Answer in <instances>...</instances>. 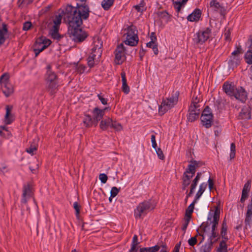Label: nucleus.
Wrapping results in <instances>:
<instances>
[{
    "mask_svg": "<svg viewBox=\"0 0 252 252\" xmlns=\"http://www.w3.org/2000/svg\"><path fill=\"white\" fill-rule=\"evenodd\" d=\"M240 63V58L238 56H231L229 61V64L232 67L237 66Z\"/></svg>",
    "mask_w": 252,
    "mask_h": 252,
    "instance_id": "nucleus-39",
    "label": "nucleus"
},
{
    "mask_svg": "<svg viewBox=\"0 0 252 252\" xmlns=\"http://www.w3.org/2000/svg\"><path fill=\"white\" fill-rule=\"evenodd\" d=\"M62 19V15L61 14L57 15L53 19V23H50L49 25L50 28V33L52 37L54 39H59L60 38L58 31Z\"/></svg>",
    "mask_w": 252,
    "mask_h": 252,
    "instance_id": "nucleus-9",
    "label": "nucleus"
},
{
    "mask_svg": "<svg viewBox=\"0 0 252 252\" xmlns=\"http://www.w3.org/2000/svg\"><path fill=\"white\" fill-rule=\"evenodd\" d=\"M201 112V107L200 105H194L190 104L189 109V112L200 114Z\"/></svg>",
    "mask_w": 252,
    "mask_h": 252,
    "instance_id": "nucleus-36",
    "label": "nucleus"
},
{
    "mask_svg": "<svg viewBox=\"0 0 252 252\" xmlns=\"http://www.w3.org/2000/svg\"><path fill=\"white\" fill-rule=\"evenodd\" d=\"M199 115L200 114L189 112L188 116V121L190 122H194L198 118Z\"/></svg>",
    "mask_w": 252,
    "mask_h": 252,
    "instance_id": "nucleus-45",
    "label": "nucleus"
},
{
    "mask_svg": "<svg viewBox=\"0 0 252 252\" xmlns=\"http://www.w3.org/2000/svg\"><path fill=\"white\" fill-rule=\"evenodd\" d=\"M57 75L54 72H53L51 71H47V83L51 82H57Z\"/></svg>",
    "mask_w": 252,
    "mask_h": 252,
    "instance_id": "nucleus-40",
    "label": "nucleus"
},
{
    "mask_svg": "<svg viewBox=\"0 0 252 252\" xmlns=\"http://www.w3.org/2000/svg\"><path fill=\"white\" fill-rule=\"evenodd\" d=\"M198 162L195 160H191L184 172L182 177V189L185 190L190 185L189 191L186 196V199L192 196L201 176V173L198 172L196 176L190 182V179L195 175Z\"/></svg>",
    "mask_w": 252,
    "mask_h": 252,
    "instance_id": "nucleus-2",
    "label": "nucleus"
},
{
    "mask_svg": "<svg viewBox=\"0 0 252 252\" xmlns=\"http://www.w3.org/2000/svg\"><path fill=\"white\" fill-rule=\"evenodd\" d=\"M51 43V40L44 36H41L37 39L33 47V51L35 57H37L41 52L47 48Z\"/></svg>",
    "mask_w": 252,
    "mask_h": 252,
    "instance_id": "nucleus-8",
    "label": "nucleus"
},
{
    "mask_svg": "<svg viewBox=\"0 0 252 252\" xmlns=\"http://www.w3.org/2000/svg\"><path fill=\"white\" fill-rule=\"evenodd\" d=\"M198 200H196V198H194L193 202L189 205L188 209L186 210V215H191L193 209L195 204L197 202Z\"/></svg>",
    "mask_w": 252,
    "mask_h": 252,
    "instance_id": "nucleus-43",
    "label": "nucleus"
},
{
    "mask_svg": "<svg viewBox=\"0 0 252 252\" xmlns=\"http://www.w3.org/2000/svg\"><path fill=\"white\" fill-rule=\"evenodd\" d=\"M126 59L125 49L123 44L118 45L115 50V60L116 63L118 64H122Z\"/></svg>",
    "mask_w": 252,
    "mask_h": 252,
    "instance_id": "nucleus-11",
    "label": "nucleus"
},
{
    "mask_svg": "<svg viewBox=\"0 0 252 252\" xmlns=\"http://www.w3.org/2000/svg\"><path fill=\"white\" fill-rule=\"evenodd\" d=\"M188 225L189 224H188V222H185L182 225V229L184 232V233H185L186 230L187 229Z\"/></svg>",
    "mask_w": 252,
    "mask_h": 252,
    "instance_id": "nucleus-64",
    "label": "nucleus"
},
{
    "mask_svg": "<svg viewBox=\"0 0 252 252\" xmlns=\"http://www.w3.org/2000/svg\"><path fill=\"white\" fill-rule=\"evenodd\" d=\"M251 42L250 49L246 52L245 55L246 62L249 64H252V38L251 39Z\"/></svg>",
    "mask_w": 252,
    "mask_h": 252,
    "instance_id": "nucleus-32",
    "label": "nucleus"
},
{
    "mask_svg": "<svg viewBox=\"0 0 252 252\" xmlns=\"http://www.w3.org/2000/svg\"><path fill=\"white\" fill-rule=\"evenodd\" d=\"M207 187V184L206 182H203L200 184L199 187V189L196 193L194 198L196 200H199L202 196L203 192L206 190Z\"/></svg>",
    "mask_w": 252,
    "mask_h": 252,
    "instance_id": "nucleus-28",
    "label": "nucleus"
},
{
    "mask_svg": "<svg viewBox=\"0 0 252 252\" xmlns=\"http://www.w3.org/2000/svg\"><path fill=\"white\" fill-rule=\"evenodd\" d=\"M121 76L122 77V90L124 93H125L126 94H127L129 93L130 91V89L128 85L127 84L126 74L125 72L122 71L121 72Z\"/></svg>",
    "mask_w": 252,
    "mask_h": 252,
    "instance_id": "nucleus-25",
    "label": "nucleus"
},
{
    "mask_svg": "<svg viewBox=\"0 0 252 252\" xmlns=\"http://www.w3.org/2000/svg\"><path fill=\"white\" fill-rule=\"evenodd\" d=\"M208 183L209 189H210V190H211L213 189V187H214V181L210 177L208 179Z\"/></svg>",
    "mask_w": 252,
    "mask_h": 252,
    "instance_id": "nucleus-61",
    "label": "nucleus"
},
{
    "mask_svg": "<svg viewBox=\"0 0 252 252\" xmlns=\"http://www.w3.org/2000/svg\"><path fill=\"white\" fill-rule=\"evenodd\" d=\"M211 32V30L209 28L199 31L196 34L194 41L197 44L204 43L209 38Z\"/></svg>",
    "mask_w": 252,
    "mask_h": 252,
    "instance_id": "nucleus-10",
    "label": "nucleus"
},
{
    "mask_svg": "<svg viewBox=\"0 0 252 252\" xmlns=\"http://www.w3.org/2000/svg\"><path fill=\"white\" fill-rule=\"evenodd\" d=\"M220 211L217 208L213 212V214L212 215L210 214L208 218V220H210V224H211V234L210 237L212 241L218 236V233L216 231V229L220 220Z\"/></svg>",
    "mask_w": 252,
    "mask_h": 252,
    "instance_id": "nucleus-6",
    "label": "nucleus"
},
{
    "mask_svg": "<svg viewBox=\"0 0 252 252\" xmlns=\"http://www.w3.org/2000/svg\"><path fill=\"white\" fill-rule=\"evenodd\" d=\"M211 248L209 244L202 245L200 249L199 252H210Z\"/></svg>",
    "mask_w": 252,
    "mask_h": 252,
    "instance_id": "nucleus-48",
    "label": "nucleus"
},
{
    "mask_svg": "<svg viewBox=\"0 0 252 252\" xmlns=\"http://www.w3.org/2000/svg\"><path fill=\"white\" fill-rule=\"evenodd\" d=\"M32 26V23L30 22H26L23 25V29L24 31H27L30 29Z\"/></svg>",
    "mask_w": 252,
    "mask_h": 252,
    "instance_id": "nucleus-56",
    "label": "nucleus"
},
{
    "mask_svg": "<svg viewBox=\"0 0 252 252\" xmlns=\"http://www.w3.org/2000/svg\"><path fill=\"white\" fill-rule=\"evenodd\" d=\"M86 66L83 64H78L77 65V67H76V71L81 74V73H83L85 70V69H86Z\"/></svg>",
    "mask_w": 252,
    "mask_h": 252,
    "instance_id": "nucleus-52",
    "label": "nucleus"
},
{
    "mask_svg": "<svg viewBox=\"0 0 252 252\" xmlns=\"http://www.w3.org/2000/svg\"><path fill=\"white\" fill-rule=\"evenodd\" d=\"M197 243V239L195 237H193L188 240V243L190 246H194Z\"/></svg>",
    "mask_w": 252,
    "mask_h": 252,
    "instance_id": "nucleus-55",
    "label": "nucleus"
},
{
    "mask_svg": "<svg viewBox=\"0 0 252 252\" xmlns=\"http://www.w3.org/2000/svg\"><path fill=\"white\" fill-rule=\"evenodd\" d=\"M227 224L226 220L224 219L222 221L220 234L223 240L222 241H227L228 240V238L227 236Z\"/></svg>",
    "mask_w": 252,
    "mask_h": 252,
    "instance_id": "nucleus-26",
    "label": "nucleus"
},
{
    "mask_svg": "<svg viewBox=\"0 0 252 252\" xmlns=\"http://www.w3.org/2000/svg\"><path fill=\"white\" fill-rule=\"evenodd\" d=\"M210 7L214 11L220 12L222 11V7L216 0H212L210 1Z\"/></svg>",
    "mask_w": 252,
    "mask_h": 252,
    "instance_id": "nucleus-35",
    "label": "nucleus"
},
{
    "mask_svg": "<svg viewBox=\"0 0 252 252\" xmlns=\"http://www.w3.org/2000/svg\"><path fill=\"white\" fill-rule=\"evenodd\" d=\"M155 208L150 200L140 203L134 210V216L136 220L142 219L151 210Z\"/></svg>",
    "mask_w": 252,
    "mask_h": 252,
    "instance_id": "nucleus-3",
    "label": "nucleus"
},
{
    "mask_svg": "<svg viewBox=\"0 0 252 252\" xmlns=\"http://www.w3.org/2000/svg\"><path fill=\"white\" fill-rule=\"evenodd\" d=\"M2 130H5L7 133V136L10 135V132L7 130V128L5 126H0V136H2Z\"/></svg>",
    "mask_w": 252,
    "mask_h": 252,
    "instance_id": "nucleus-59",
    "label": "nucleus"
},
{
    "mask_svg": "<svg viewBox=\"0 0 252 252\" xmlns=\"http://www.w3.org/2000/svg\"><path fill=\"white\" fill-rule=\"evenodd\" d=\"M110 126L117 131H120L122 130L123 128V127L121 124L117 122L116 121H113L112 120V122L111 123Z\"/></svg>",
    "mask_w": 252,
    "mask_h": 252,
    "instance_id": "nucleus-44",
    "label": "nucleus"
},
{
    "mask_svg": "<svg viewBox=\"0 0 252 252\" xmlns=\"http://www.w3.org/2000/svg\"><path fill=\"white\" fill-rule=\"evenodd\" d=\"M200 100V97L199 94H197L194 93L192 96V100L191 104L194 105H200L199 102Z\"/></svg>",
    "mask_w": 252,
    "mask_h": 252,
    "instance_id": "nucleus-46",
    "label": "nucleus"
},
{
    "mask_svg": "<svg viewBox=\"0 0 252 252\" xmlns=\"http://www.w3.org/2000/svg\"><path fill=\"white\" fill-rule=\"evenodd\" d=\"M160 249L158 245H155L153 247L148 248H142L140 249V252H157Z\"/></svg>",
    "mask_w": 252,
    "mask_h": 252,
    "instance_id": "nucleus-38",
    "label": "nucleus"
},
{
    "mask_svg": "<svg viewBox=\"0 0 252 252\" xmlns=\"http://www.w3.org/2000/svg\"><path fill=\"white\" fill-rule=\"evenodd\" d=\"M73 207L75 210L76 214L78 215L80 213V206L77 202H74Z\"/></svg>",
    "mask_w": 252,
    "mask_h": 252,
    "instance_id": "nucleus-58",
    "label": "nucleus"
},
{
    "mask_svg": "<svg viewBox=\"0 0 252 252\" xmlns=\"http://www.w3.org/2000/svg\"><path fill=\"white\" fill-rule=\"evenodd\" d=\"M208 227H209L208 225L207 226H204L203 225H202L201 227L203 229V234H202L203 237H204V236L207 235V228H208Z\"/></svg>",
    "mask_w": 252,
    "mask_h": 252,
    "instance_id": "nucleus-63",
    "label": "nucleus"
},
{
    "mask_svg": "<svg viewBox=\"0 0 252 252\" xmlns=\"http://www.w3.org/2000/svg\"><path fill=\"white\" fill-rule=\"evenodd\" d=\"M138 12H142L145 10L144 4L141 2L139 4L133 6Z\"/></svg>",
    "mask_w": 252,
    "mask_h": 252,
    "instance_id": "nucleus-50",
    "label": "nucleus"
},
{
    "mask_svg": "<svg viewBox=\"0 0 252 252\" xmlns=\"http://www.w3.org/2000/svg\"><path fill=\"white\" fill-rule=\"evenodd\" d=\"M217 252H228L226 241H220L219 246L217 250Z\"/></svg>",
    "mask_w": 252,
    "mask_h": 252,
    "instance_id": "nucleus-41",
    "label": "nucleus"
},
{
    "mask_svg": "<svg viewBox=\"0 0 252 252\" xmlns=\"http://www.w3.org/2000/svg\"><path fill=\"white\" fill-rule=\"evenodd\" d=\"M125 43L126 44L134 46L136 45L138 42V37L137 36V31L133 26L128 27L125 30Z\"/></svg>",
    "mask_w": 252,
    "mask_h": 252,
    "instance_id": "nucleus-4",
    "label": "nucleus"
},
{
    "mask_svg": "<svg viewBox=\"0 0 252 252\" xmlns=\"http://www.w3.org/2000/svg\"><path fill=\"white\" fill-rule=\"evenodd\" d=\"M213 115H201V123L206 128H209L212 126L213 122Z\"/></svg>",
    "mask_w": 252,
    "mask_h": 252,
    "instance_id": "nucleus-21",
    "label": "nucleus"
},
{
    "mask_svg": "<svg viewBox=\"0 0 252 252\" xmlns=\"http://www.w3.org/2000/svg\"><path fill=\"white\" fill-rule=\"evenodd\" d=\"M151 41L147 43V47L151 48L155 55L158 54V46L156 44L155 40H157L156 37L155 36V33H152L151 37Z\"/></svg>",
    "mask_w": 252,
    "mask_h": 252,
    "instance_id": "nucleus-23",
    "label": "nucleus"
},
{
    "mask_svg": "<svg viewBox=\"0 0 252 252\" xmlns=\"http://www.w3.org/2000/svg\"><path fill=\"white\" fill-rule=\"evenodd\" d=\"M177 102L178 98L174 96L163 99L159 106L158 112L159 114L160 115L164 114L167 111L173 107Z\"/></svg>",
    "mask_w": 252,
    "mask_h": 252,
    "instance_id": "nucleus-7",
    "label": "nucleus"
},
{
    "mask_svg": "<svg viewBox=\"0 0 252 252\" xmlns=\"http://www.w3.org/2000/svg\"><path fill=\"white\" fill-rule=\"evenodd\" d=\"M112 119L108 118L102 120L100 124V127L102 130H106L109 126H110Z\"/></svg>",
    "mask_w": 252,
    "mask_h": 252,
    "instance_id": "nucleus-37",
    "label": "nucleus"
},
{
    "mask_svg": "<svg viewBox=\"0 0 252 252\" xmlns=\"http://www.w3.org/2000/svg\"><path fill=\"white\" fill-rule=\"evenodd\" d=\"M8 73H4L0 78L1 89L6 97L9 96L14 92V87L9 81Z\"/></svg>",
    "mask_w": 252,
    "mask_h": 252,
    "instance_id": "nucleus-5",
    "label": "nucleus"
},
{
    "mask_svg": "<svg viewBox=\"0 0 252 252\" xmlns=\"http://www.w3.org/2000/svg\"><path fill=\"white\" fill-rule=\"evenodd\" d=\"M102 42L97 38L94 41L93 47L91 49V53L94 54L96 58L100 59L101 56L102 50Z\"/></svg>",
    "mask_w": 252,
    "mask_h": 252,
    "instance_id": "nucleus-12",
    "label": "nucleus"
},
{
    "mask_svg": "<svg viewBox=\"0 0 252 252\" xmlns=\"http://www.w3.org/2000/svg\"><path fill=\"white\" fill-rule=\"evenodd\" d=\"M233 97L242 102H245L248 98V93L243 87H237Z\"/></svg>",
    "mask_w": 252,
    "mask_h": 252,
    "instance_id": "nucleus-14",
    "label": "nucleus"
},
{
    "mask_svg": "<svg viewBox=\"0 0 252 252\" xmlns=\"http://www.w3.org/2000/svg\"><path fill=\"white\" fill-rule=\"evenodd\" d=\"M97 96L99 99L100 100L102 104L103 105H106L107 104V100L106 99L104 98L100 94H98Z\"/></svg>",
    "mask_w": 252,
    "mask_h": 252,
    "instance_id": "nucleus-60",
    "label": "nucleus"
},
{
    "mask_svg": "<svg viewBox=\"0 0 252 252\" xmlns=\"http://www.w3.org/2000/svg\"><path fill=\"white\" fill-rule=\"evenodd\" d=\"M32 187L30 184H25L23 188V194L21 202L22 203L26 204L28 200L32 196Z\"/></svg>",
    "mask_w": 252,
    "mask_h": 252,
    "instance_id": "nucleus-13",
    "label": "nucleus"
},
{
    "mask_svg": "<svg viewBox=\"0 0 252 252\" xmlns=\"http://www.w3.org/2000/svg\"><path fill=\"white\" fill-rule=\"evenodd\" d=\"M38 144L36 143H32L29 147L26 148L25 151L32 156L34 155L37 150Z\"/></svg>",
    "mask_w": 252,
    "mask_h": 252,
    "instance_id": "nucleus-31",
    "label": "nucleus"
},
{
    "mask_svg": "<svg viewBox=\"0 0 252 252\" xmlns=\"http://www.w3.org/2000/svg\"><path fill=\"white\" fill-rule=\"evenodd\" d=\"M83 4L77 3L76 7L71 5L66 6L64 19L68 24V33L76 41L81 42L87 37L86 33L82 30L81 26L83 20H86L89 16V8L85 4L87 0H76Z\"/></svg>",
    "mask_w": 252,
    "mask_h": 252,
    "instance_id": "nucleus-1",
    "label": "nucleus"
},
{
    "mask_svg": "<svg viewBox=\"0 0 252 252\" xmlns=\"http://www.w3.org/2000/svg\"><path fill=\"white\" fill-rule=\"evenodd\" d=\"M156 14L158 18L161 22H164L167 23L171 20L172 16L166 11H158Z\"/></svg>",
    "mask_w": 252,
    "mask_h": 252,
    "instance_id": "nucleus-19",
    "label": "nucleus"
},
{
    "mask_svg": "<svg viewBox=\"0 0 252 252\" xmlns=\"http://www.w3.org/2000/svg\"><path fill=\"white\" fill-rule=\"evenodd\" d=\"M115 0H103L101 2L102 7L105 10H108L113 5Z\"/></svg>",
    "mask_w": 252,
    "mask_h": 252,
    "instance_id": "nucleus-42",
    "label": "nucleus"
},
{
    "mask_svg": "<svg viewBox=\"0 0 252 252\" xmlns=\"http://www.w3.org/2000/svg\"><path fill=\"white\" fill-rule=\"evenodd\" d=\"M6 113L4 118L3 122L6 125L11 124L15 120L14 116L11 114V111L13 109L12 105L6 106Z\"/></svg>",
    "mask_w": 252,
    "mask_h": 252,
    "instance_id": "nucleus-17",
    "label": "nucleus"
},
{
    "mask_svg": "<svg viewBox=\"0 0 252 252\" xmlns=\"http://www.w3.org/2000/svg\"><path fill=\"white\" fill-rule=\"evenodd\" d=\"M235 145L234 143H232L230 146V159L234 158L235 156Z\"/></svg>",
    "mask_w": 252,
    "mask_h": 252,
    "instance_id": "nucleus-47",
    "label": "nucleus"
},
{
    "mask_svg": "<svg viewBox=\"0 0 252 252\" xmlns=\"http://www.w3.org/2000/svg\"><path fill=\"white\" fill-rule=\"evenodd\" d=\"M236 88L237 87L232 83H229L227 81L225 82L222 85V90L230 97H233V95H234Z\"/></svg>",
    "mask_w": 252,
    "mask_h": 252,
    "instance_id": "nucleus-15",
    "label": "nucleus"
},
{
    "mask_svg": "<svg viewBox=\"0 0 252 252\" xmlns=\"http://www.w3.org/2000/svg\"><path fill=\"white\" fill-rule=\"evenodd\" d=\"M47 91L49 93L52 95L57 90V82H47Z\"/></svg>",
    "mask_w": 252,
    "mask_h": 252,
    "instance_id": "nucleus-29",
    "label": "nucleus"
},
{
    "mask_svg": "<svg viewBox=\"0 0 252 252\" xmlns=\"http://www.w3.org/2000/svg\"><path fill=\"white\" fill-rule=\"evenodd\" d=\"M119 189L116 187H113L111 189V197H115L119 193Z\"/></svg>",
    "mask_w": 252,
    "mask_h": 252,
    "instance_id": "nucleus-51",
    "label": "nucleus"
},
{
    "mask_svg": "<svg viewBox=\"0 0 252 252\" xmlns=\"http://www.w3.org/2000/svg\"><path fill=\"white\" fill-rule=\"evenodd\" d=\"M107 108H105L103 109H100L98 107H95L93 111V118L95 122V126L97 125L98 122L102 119L105 114V111Z\"/></svg>",
    "mask_w": 252,
    "mask_h": 252,
    "instance_id": "nucleus-16",
    "label": "nucleus"
},
{
    "mask_svg": "<svg viewBox=\"0 0 252 252\" xmlns=\"http://www.w3.org/2000/svg\"><path fill=\"white\" fill-rule=\"evenodd\" d=\"M250 188L251 185L250 183H247L244 185L242 191V195L240 201L241 203H244L245 201L248 198Z\"/></svg>",
    "mask_w": 252,
    "mask_h": 252,
    "instance_id": "nucleus-22",
    "label": "nucleus"
},
{
    "mask_svg": "<svg viewBox=\"0 0 252 252\" xmlns=\"http://www.w3.org/2000/svg\"><path fill=\"white\" fill-rule=\"evenodd\" d=\"M83 123L86 127H89L93 126H95V122L91 115L88 114H85L83 119Z\"/></svg>",
    "mask_w": 252,
    "mask_h": 252,
    "instance_id": "nucleus-27",
    "label": "nucleus"
},
{
    "mask_svg": "<svg viewBox=\"0 0 252 252\" xmlns=\"http://www.w3.org/2000/svg\"><path fill=\"white\" fill-rule=\"evenodd\" d=\"M242 53V48L240 46L237 47L236 49L232 53V56H238Z\"/></svg>",
    "mask_w": 252,
    "mask_h": 252,
    "instance_id": "nucleus-54",
    "label": "nucleus"
},
{
    "mask_svg": "<svg viewBox=\"0 0 252 252\" xmlns=\"http://www.w3.org/2000/svg\"><path fill=\"white\" fill-rule=\"evenodd\" d=\"M188 0H173L174 6L177 11L179 12L182 6L184 5Z\"/></svg>",
    "mask_w": 252,
    "mask_h": 252,
    "instance_id": "nucleus-33",
    "label": "nucleus"
},
{
    "mask_svg": "<svg viewBox=\"0 0 252 252\" xmlns=\"http://www.w3.org/2000/svg\"><path fill=\"white\" fill-rule=\"evenodd\" d=\"M152 147L155 149L158 158L160 159H164V156L162 151L160 148V146L158 147L157 143H152Z\"/></svg>",
    "mask_w": 252,
    "mask_h": 252,
    "instance_id": "nucleus-34",
    "label": "nucleus"
},
{
    "mask_svg": "<svg viewBox=\"0 0 252 252\" xmlns=\"http://www.w3.org/2000/svg\"><path fill=\"white\" fill-rule=\"evenodd\" d=\"M99 179L102 183L105 184L107 181L108 177L105 174L101 173L99 176Z\"/></svg>",
    "mask_w": 252,
    "mask_h": 252,
    "instance_id": "nucleus-53",
    "label": "nucleus"
},
{
    "mask_svg": "<svg viewBox=\"0 0 252 252\" xmlns=\"http://www.w3.org/2000/svg\"><path fill=\"white\" fill-rule=\"evenodd\" d=\"M139 244V242L138 240V237L136 235H134L132 238V241L131 244V247H133L134 248H138V246Z\"/></svg>",
    "mask_w": 252,
    "mask_h": 252,
    "instance_id": "nucleus-49",
    "label": "nucleus"
},
{
    "mask_svg": "<svg viewBox=\"0 0 252 252\" xmlns=\"http://www.w3.org/2000/svg\"><path fill=\"white\" fill-rule=\"evenodd\" d=\"M212 115L210 108L207 106L202 112V115Z\"/></svg>",
    "mask_w": 252,
    "mask_h": 252,
    "instance_id": "nucleus-57",
    "label": "nucleus"
},
{
    "mask_svg": "<svg viewBox=\"0 0 252 252\" xmlns=\"http://www.w3.org/2000/svg\"><path fill=\"white\" fill-rule=\"evenodd\" d=\"M245 224L246 228H250L252 225V210L247 208V211L245 216Z\"/></svg>",
    "mask_w": 252,
    "mask_h": 252,
    "instance_id": "nucleus-24",
    "label": "nucleus"
},
{
    "mask_svg": "<svg viewBox=\"0 0 252 252\" xmlns=\"http://www.w3.org/2000/svg\"><path fill=\"white\" fill-rule=\"evenodd\" d=\"M201 14V10L196 8L190 14L188 15L187 19L190 22H197L199 20Z\"/></svg>",
    "mask_w": 252,
    "mask_h": 252,
    "instance_id": "nucleus-20",
    "label": "nucleus"
},
{
    "mask_svg": "<svg viewBox=\"0 0 252 252\" xmlns=\"http://www.w3.org/2000/svg\"><path fill=\"white\" fill-rule=\"evenodd\" d=\"M224 36L226 40H229L230 37V32L229 30H228L224 33Z\"/></svg>",
    "mask_w": 252,
    "mask_h": 252,
    "instance_id": "nucleus-62",
    "label": "nucleus"
},
{
    "mask_svg": "<svg viewBox=\"0 0 252 252\" xmlns=\"http://www.w3.org/2000/svg\"><path fill=\"white\" fill-rule=\"evenodd\" d=\"M99 59L94 56V54L90 53V55L88 58V64L90 67L94 66V65L97 63L99 62Z\"/></svg>",
    "mask_w": 252,
    "mask_h": 252,
    "instance_id": "nucleus-30",
    "label": "nucleus"
},
{
    "mask_svg": "<svg viewBox=\"0 0 252 252\" xmlns=\"http://www.w3.org/2000/svg\"><path fill=\"white\" fill-rule=\"evenodd\" d=\"M239 118L244 120H250L251 118V108L249 106L246 105L242 108Z\"/></svg>",
    "mask_w": 252,
    "mask_h": 252,
    "instance_id": "nucleus-18",
    "label": "nucleus"
}]
</instances>
